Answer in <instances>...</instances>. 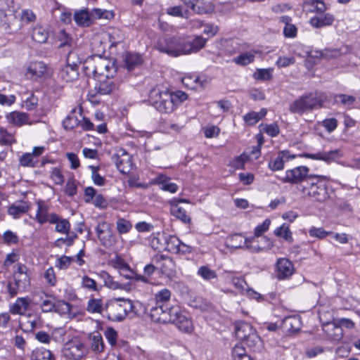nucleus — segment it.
Returning <instances> with one entry per match:
<instances>
[{"mask_svg": "<svg viewBox=\"0 0 360 360\" xmlns=\"http://www.w3.org/2000/svg\"><path fill=\"white\" fill-rule=\"evenodd\" d=\"M150 316L155 322L174 323L180 330L191 333L193 330L192 321L179 306L167 307L155 303L150 310Z\"/></svg>", "mask_w": 360, "mask_h": 360, "instance_id": "1", "label": "nucleus"}, {"mask_svg": "<svg viewBox=\"0 0 360 360\" xmlns=\"http://www.w3.org/2000/svg\"><path fill=\"white\" fill-rule=\"evenodd\" d=\"M84 74L89 77L98 78L112 77L115 68L110 60L100 55L88 57L82 64Z\"/></svg>", "mask_w": 360, "mask_h": 360, "instance_id": "2", "label": "nucleus"}, {"mask_svg": "<svg viewBox=\"0 0 360 360\" xmlns=\"http://www.w3.org/2000/svg\"><path fill=\"white\" fill-rule=\"evenodd\" d=\"M327 179L328 178L325 176L309 175L306 179L305 184L300 185L298 188L304 198L323 202L328 197L327 188L323 184V181Z\"/></svg>", "mask_w": 360, "mask_h": 360, "instance_id": "3", "label": "nucleus"}, {"mask_svg": "<svg viewBox=\"0 0 360 360\" xmlns=\"http://www.w3.org/2000/svg\"><path fill=\"white\" fill-rule=\"evenodd\" d=\"M133 304L129 299L114 298L109 300L105 304L106 316L111 321H122L128 312L132 310Z\"/></svg>", "mask_w": 360, "mask_h": 360, "instance_id": "4", "label": "nucleus"}, {"mask_svg": "<svg viewBox=\"0 0 360 360\" xmlns=\"http://www.w3.org/2000/svg\"><path fill=\"white\" fill-rule=\"evenodd\" d=\"M173 98L171 92L166 89L161 90L160 88L153 89L149 94V99L152 105L158 110L165 113H170L176 108Z\"/></svg>", "mask_w": 360, "mask_h": 360, "instance_id": "5", "label": "nucleus"}, {"mask_svg": "<svg viewBox=\"0 0 360 360\" xmlns=\"http://www.w3.org/2000/svg\"><path fill=\"white\" fill-rule=\"evenodd\" d=\"M24 75L27 79L41 82L49 78L52 75V71L43 61L32 60L25 65Z\"/></svg>", "mask_w": 360, "mask_h": 360, "instance_id": "6", "label": "nucleus"}, {"mask_svg": "<svg viewBox=\"0 0 360 360\" xmlns=\"http://www.w3.org/2000/svg\"><path fill=\"white\" fill-rule=\"evenodd\" d=\"M322 98L314 94L303 96L292 102L290 105V111L292 113L302 115L307 111L322 107Z\"/></svg>", "mask_w": 360, "mask_h": 360, "instance_id": "7", "label": "nucleus"}, {"mask_svg": "<svg viewBox=\"0 0 360 360\" xmlns=\"http://www.w3.org/2000/svg\"><path fill=\"white\" fill-rule=\"evenodd\" d=\"M156 47L162 53L173 57L184 54V39L181 38L169 37L158 41Z\"/></svg>", "mask_w": 360, "mask_h": 360, "instance_id": "8", "label": "nucleus"}, {"mask_svg": "<svg viewBox=\"0 0 360 360\" xmlns=\"http://www.w3.org/2000/svg\"><path fill=\"white\" fill-rule=\"evenodd\" d=\"M81 63V60L77 57V53L75 51H70L67 57V65H65L60 71V77L66 82H71L78 78L79 72L77 64Z\"/></svg>", "mask_w": 360, "mask_h": 360, "instance_id": "9", "label": "nucleus"}, {"mask_svg": "<svg viewBox=\"0 0 360 360\" xmlns=\"http://www.w3.org/2000/svg\"><path fill=\"white\" fill-rule=\"evenodd\" d=\"M97 236L101 244L105 248H110L116 243V236L112 233L111 225L106 221H101L96 227Z\"/></svg>", "mask_w": 360, "mask_h": 360, "instance_id": "10", "label": "nucleus"}, {"mask_svg": "<svg viewBox=\"0 0 360 360\" xmlns=\"http://www.w3.org/2000/svg\"><path fill=\"white\" fill-rule=\"evenodd\" d=\"M84 345L78 338H75L65 343L63 347L65 356L70 359H80L84 354Z\"/></svg>", "mask_w": 360, "mask_h": 360, "instance_id": "11", "label": "nucleus"}, {"mask_svg": "<svg viewBox=\"0 0 360 360\" xmlns=\"http://www.w3.org/2000/svg\"><path fill=\"white\" fill-rule=\"evenodd\" d=\"M309 168L306 166H299L292 169L285 171V176L280 177L279 179L283 183L297 184L307 179Z\"/></svg>", "mask_w": 360, "mask_h": 360, "instance_id": "12", "label": "nucleus"}, {"mask_svg": "<svg viewBox=\"0 0 360 360\" xmlns=\"http://www.w3.org/2000/svg\"><path fill=\"white\" fill-rule=\"evenodd\" d=\"M295 273L294 264L287 258H279L276 263L275 274L279 280H285Z\"/></svg>", "mask_w": 360, "mask_h": 360, "instance_id": "13", "label": "nucleus"}, {"mask_svg": "<svg viewBox=\"0 0 360 360\" xmlns=\"http://www.w3.org/2000/svg\"><path fill=\"white\" fill-rule=\"evenodd\" d=\"M117 169L122 174H127L132 167L131 158L129 153L124 150H119L112 157Z\"/></svg>", "mask_w": 360, "mask_h": 360, "instance_id": "14", "label": "nucleus"}, {"mask_svg": "<svg viewBox=\"0 0 360 360\" xmlns=\"http://www.w3.org/2000/svg\"><path fill=\"white\" fill-rule=\"evenodd\" d=\"M153 262L157 265L161 273L168 278L174 276L176 274L175 266L173 260L169 257L157 255L153 257Z\"/></svg>", "mask_w": 360, "mask_h": 360, "instance_id": "15", "label": "nucleus"}, {"mask_svg": "<svg viewBox=\"0 0 360 360\" xmlns=\"http://www.w3.org/2000/svg\"><path fill=\"white\" fill-rule=\"evenodd\" d=\"M45 151L44 146H35L32 153H25L19 158V164L24 167H35L38 164V158Z\"/></svg>", "mask_w": 360, "mask_h": 360, "instance_id": "16", "label": "nucleus"}, {"mask_svg": "<svg viewBox=\"0 0 360 360\" xmlns=\"http://www.w3.org/2000/svg\"><path fill=\"white\" fill-rule=\"evenodd\" d=\"M251 243H255V237L244 238L241 234L231 235L226 239L225 242L226 246L229 248L245 250H248V246Z\"/></svg>", "mask_w": 360, "mask_h": 360, "instance_id": "17", "label": "nucleus"}, {"mask_svg": "<svg viewBox=\"0 0 360 360\" xmlns=\"http://www.w3.org/2000/svg\"><path fill=\"white\" fill-rule=\"evenodd\" d=\"M210 82V79L205 75H187L182 78V83L191 89H204Z\"/></svg>", "mask_w": 360, "mask_h": 360, "instance_id": "18", "label": "nucleus"}, {"mask_svg": "<svg viewBox=\"0 0 360 360\" xmlns=\"http://www.w3.org/2000/svg\"><path fill=\"white\" fill-rule=\"evenodd\" d=\"M302 157L315 160H321L327 163L335 161L342 156L340 150L336 149L330 151H321L316 153H304Z\"/></svg>", "mask_w": 360, "mask_h": 360, "instance_id": "19", "label": "nucleus"}, {"mask_svg": "<svg viewBox=\"0 0 360 360\" xmlns=\"http://www.w3.org/2000/svg\"><path fill=\"white\" fill-rule=\"evenodd\" d=\"M97 80L98 83L95 86V91L98 94H110L118 89V82L110 77L98 78Z\"/></svg>", "mask_w": 360, "mask_h": 360, "instance_id": "20", "label": "nucleus"}, {"mask_svg": "<svg viewBox=\"0 0 360 360\" xmlns=\"http://www.w3.org/2000/svg\"><path fill=\"white\" fill-rule=\"evenodd\" d=\"M187 7L198 14L209 13L213 11L214 6L210 1L205 0H181Z\"/></svg>", "mask_w": 360, "mask_h": 360, "instance_id": "21", "label": "nucleus"}, {"mask_svg": "<svg viewBox=\"0 0 360 360\" xmlns=\"http://www.w3.org/2000/svg\"><path fill=\"white\" fill-rule=\"evenodd\" d=\"M335 21V17L330 13H321L309 19V25L314 28L319 29L330 26Z\"/></svg>", "mask_w": 360, "mask_h": 360, "instance_id": "22", "label": "nucleus"}, {"mask_svg": "<svg viewBox=\"0 0 360 360\" xmlns=\"http://www.w3.org/2000/svg\"><path fill=\"white\" fill-rule=\"evenodd\" d=\"M56 215V213H50L49 206L42 201L37 202V210L34 219L40 224L46 222L51 223L52 219Z\"/></svg>", "mask_w": 360, "mask_h": 360, "instance_id": "23", "label": "nucleus"}, {"mask_svg": "<svg viewBox=\"0 0 360 360\" xmlns=\"http://www.w3.org/2000/svg\"><path fill=\"white\" fill-rule=\"evenodd\" d=\"M6 119L8 123L16 127H21L24 124L31 125L33 124L30 119L29 115L22 112L13 111L6 115Z\"/></svg>", "mask_w": 360, "mask_h": 360, "instance_id": "24", "label": "nucleus"}, {"mask_svg": "<svg viewBox=\"0 0 360 360\" xmlns=\"http://www.w3.org/2000/svg\"><path fill=\"white\" fill-rule=\"evenodd\" d=\"M349 52L350 48L348 46H342L340 48H326L320 51V56L326 59H332L339 58Z\"/></svg>", "mask_w": 360, "mask_h": 360, "instance_id": "25", "label": "nucleus"}, {"mask_svg": "<svg viewBox=\"0 0 360 360\" xmlns=\"http://www.w3.org/2000/svg\"><path fill=\"white\" fill-rule=\"evenodd\" d=\"M206 41L207 40L201 36H197L191 41H186L184 39V50L186 51L184 52V54H189L198 51L205 46Z\"/></svg>", "mask_w": 360, "mask_h": 360, "instance_id": "26", "label": "nucleus"}, {"mask_svg": "<svg viewBox=\"0 0 360 360\" xmlns=\"http://www.w3.org/2000/svg\"><path fill=\"white\" fill-rule=\"evenodd\" d=\"M31 300L26 297H18L15 302L10 306L9 311L13 314H24L28 309Z\"/></svg>", "mask_w": 360, "mask_h": 360, "instance_id": "27", "label": "nucleus"}, {"mask_svg": "<svg viewBox=\"0 0 360 360\" xmlns=\"http://www.w3.org/2000/svg\"><path fill=\"white\" fill-rule=\"evenodd\" d=\"M294 158L295 156L289 155L287 151H281L278 154L275 159L269 161V167L272 171L281 170L284 167L285 162L288 161L290 159Z\"/></svg>", "mask_w": 360, "mask_h": 360, "instance_id": "28", "label": "nucleus"}, {"mask_svg": "<svg viewBox=\"0 0 360 360\" xmlns=\"http://www.w3.org/2000/svg\"><path fill=\"white\" fill-rule=\"evenodd\" d=\"M91 349L96 354L103 352L105 345L102 335L98 332H94L89 336Z\"/></svg>", "mask_w": 360, "mask_h": 360, "instance_id": "29", "label": "nucleus"}, {"mask_svg": "<svg viewBox=\"0 0 360 360\" xmlns=\"http://www.w3.org/2000/svg\"><path fill=\"white\" fill-rule=\"evenodd\" d=\"M301 322L297 316L285 317L282 321V328L288 333H295L300 330Z\"/></svg>", "mask_w": 360, "mask_h": 360, "instance_id": "30", "label": "nucleus"}, {"mask_svg": "<svg viewBox=\"0 0 360 360\" xmlns=\"http://www.w3.org/2000/svg\"><path fill=\"white\" fill-rule=\"evenodd\" d=\"M49 36L47 27L41 25H36L32 30L31 37L38 43H46Z\"/></svg>", "mask_w": 360, "mask_h": 360, "instance_id": "31", "label": "nucleus"}, {"mask_svg": "<svg viewBox=\"0 0 360 360\" xmlns=\"http://www.w3.org/2000/svg\"><path fill=\"white\" fill-rule=\"evenodd\" d=\"M29 210V205L27 202L18 201L11 205L8 210V214L14 219L20 218L22 214Z\"/></svg>", "mask_w": 360, "mask_h": 360, "instance_id": "32", "label": "nucleus"}, {"mask_svg": "<svg viewBox=\"0 0 360 360\" xmlns=\"http://www.w3.org/2000/svg\"><path fill=\"white\" fill-rule=\"evenodd\" d=\"M167 234L164 233H153L150 237V245L153 249L158 252L165 250Z\"/></svg>", "mask_w": 360, "mask_h": 360, "instance_id": "33", "label": "nucleus"}, {"mask_svg": "<svg viewBox=\"0 0 360 360\" xmlns=\"http://www.w3.org/2000/svg\"><path fill=\"white\" fill-rule=\"evenodd\" d=\"M261 242L260 245L256 244V243H251V245L248 246V250L252 253H259L270 250L274 246L273 241L267 237H263L261 239Z\"/></svg>", "mask_w": 360, "mask_h": 360, "instance_id": "34", "label": "nucleus"}, {"mask_svg": "<svg viewBox=\"0 0 360 360\" xmlns=\"http://www.w3.org/2000/svg\"><path fill=\"white\" fill-rule=\"evenodd\" d=\"M255 331V330L253 327L246 322L238 323L236 326V335L242 341H244L249 338V336Z\"/></svg>", "mask_w": 360, "mask_h": 360, "instance_id": "35", "label": "nucleus"}, {"mask_svg": "<svg viewBox=\"0 0 360 360\" xmlns=\"http://www.w3.org/2000/svg\"><path fill=\"white\" fill-rule=\"evenodd\" d=\"M176 202V200L169 201L171 214L185 223L189 222L190 217L186 214V211L180 207Z\"/></svg>", "mask_w": 360, "mask_h": 360, "instance_id": "36", "label": "nucleus"}, {"mask_svg": "<svg viewBox=\"0 0 360 360\" xmlns=\"http://www.w3.org/2000/svg\"><path fill=\"white\" fill-rule=\"evenodd\" d=\"M86 309L90 314H102L103 311H105L103 299L90 297L87 302Z\"/></svg>", "mask_w": 360, "mask_h": 360, "instance_id": "37", "label": "nucleus"}, {"mask_svg": "<svg viewBox=\"0 0 360 360\" xmlns=\"http://www.w3.org/2000/svg\"><path fill=\"white\" fill-rule=\"evenodd\" d=\"M51 224L56 225L55 230L56 232L61 234H69L71 226L68 220L61 218L56 214L54 218L52 219Z\"/></svg>", "mask_w": 360, "mask_h": 360, "instance_id": "38", "label": "nucleus"}, {"mask_svg": "<svg viewBox=\"0 0 360 360\" xmlns=\"http://www.w3.org/2000/svg\"><path fill=\"white\" fill-rule=\"evenodd\" d=\"M267 110L262 108L259 112L251 111L244 115L243 120L248 125H254L266 116Z\"/></svg>", "mask_w": 360, "mask_h": 360, "instance_id": "39", "label": "nucleus"}, {"mask_svg": "<svg viewBox=\"0 0 360 360\" xmlns=\"http://www.w3.org/2000/svg\"><path fill=\"white\" fill-rule=\"evenodd\" d=\"M31 360H56V359L50 350L41 347L32 351Z\"/></svg>", "mask_w": 360, "mask_h": 360, "instance_id": "40", "label": "nucleus"}, {"mask_svg": "<svg viewBox=\"0 0 360 360\" xmlns=\"http://www.w3.org/2000/svg\"><path fill=\"white\" fill-rule=\"evenodd\" d=\"M275 236L282 238L285 241L291 243L293 241L292 233L290 229V226L285 223L274 231Z\"/></svg>", "mask_w": 360, "mask_h": 360, "instance_id": "41", "label": "nucleus"}, {"mask_svg": "<svg viewBox=\"0 0 360 360\" xmlns=\"http://www.w3.org/2000/svg\"><path fill=\"white\" fill-rule=\"evenodd\" d=\"M304 6L309 8V11L316 14L323 13L326 10V4L321 0H306Z\"/></svg>", "mask_w": 360, "mask_h": 360, "instance_id": "42", "label": "nucleus"}, {"mask_svg": "<svg viewBox=\"0 0 360 360\" xmlns=\"http://www.w3.org/2000/svg\"><path fill=\"white\" fill-rule=\"evenodd\" d=\"M326 327V331L331 340L338 341L342 339L343 331L341 326H337L335 323H328Z\"/></svg>", "mask_w": 360, "mask_h": 360, "instance_id": "43", "label": "nucleus"}, {"mask_svg": "<svg viewBox=\"0 0 360 360\" xmlns=\"http://www.w3.org/2000/svg\"><path fill=\"white\" fill-rule=\"evenodd\" d=\"M142 61L141 56L137 53H127L124 58L125 66L129 70L140 65Z\"/></svg>", "mask_w": 360, "mask_h": 360, "instance_id": "44", "label": "nucleus"}, {"mask_svg": "<svg viewBox=\"0 0 360 360\" xmlns=\"http://www.w3.org/2000/svg\"><path fill=\"white\" fill-rule=\"evenodd\" d=\"M166 239L165 250L174 254H179V248H178L181 241L179 238L175 236L167 235Z\"/></svg>", "mask_w": 360, "mask_h": 360, "instance_id": "45", "label": "nucleus"}, {"mask_svg": "<svg viewBox=\"0 0 360 360\" xmlns=\"http://www.w3.org/2000/svg\"><path fill=\"white\" fill-rule=\"evenodd\" d=\"M91 17L86 10H82L75 13L74 19L78 25L87 27L91 23Z\"/></svg>", "mask_w": 360, "mask_h": 360, "instance_id": "46", "label": "nucleus"}, {"mask_svg": "<svg viewBox=\"0 0 360 360\" xmlns=\"http://www.w3.org/2000/svg\"><path fill=\"white\" fill-rule=\"evenodd\" d=\"M356 97L347 94H338L335 96V102L345 108H350L355 103Z\"/></svg>", "mask_w": 360, "mask_h": 360, "instance_id": "47", "label": "nucleus"}, {"mask_svg": "<svg viewBox=\"0 0 360 360\" xmlns=\"http://www.w3.org/2000/svg\"><path fill=\"white\" fill-rule=\"evenodd\" d=\"M15 142L16 140L14 134L8 131L6 128L0 127V145L11 146Z\"/></svg>", "mask_w": 360, "mask_h": 360, "instance_id": "48", "label": "nucleus"}, {"mask_svg": "<svg viewBox=\"0 0 360 360\" xmlns=\"http://www.w3.org/2000/svg\"><path fill=\"white\" fill-rule=\"evenodd\" d=\"M197 274L205 281H210L216 278L217 276L215 271L211 269L207 266H201L199 267Z\"/></svg>", "mask_w": 360, "mask_h": 360, "instance_id": "49", "label": "nucleus"}, {"mask_svg": "<svg viewBox=\"0 0 360 360\" xmlns=\"http://www.w3.org/2000/svg\"><path fill=\"white\" fill-rule=\"evenodd\" d=\"M255 54L252 52H246L233 58V62L238 65H246L254 61Z\"/></svg>", "mask_w": 360, "mask_h": 360, "instance_id": "50", "label": "nucleus"}, {"mask_svg": "<svg viewBox=\"0 0 360 360\" xmlns=\"http://www.w3.org/2000/svg\"><path fill=\"white\" fill-rule=\"evenodd\" d=\"M244 342H245L248 347L253 350L259 349L262 346V340L256 331L253 332Z\"/></svg>", "mask_w": 360, "mask_h": 360, "instance_id": "51", "label": "nucleus"}, {"mask_svg": "<svg viewBox=\"0 0 360 360\" xmlns=\"http://www.w3.org/2000/svg\"><path fill=\"white\" fill-rule=\"evenodd\" d=\"M261 132H264L271 137L276 136L279 133V127L277 124H261L259 126Z\"/></svg>", "mask_w": 360, "mask_h": 360, "instance_id": "52", "label": "nucleus"}, {"mask_svg": "<svg viewBox=\"0 0 360 360\" xmlns=\"http://www.w3.org/2000/svg\"><path fill=\"white\" fill-rule=\"evenodd\" d=\"M72 305L65 301H57L55 307V311L61 315H71Z\"/></svg>", "mask_w": 360, "mask_h": 360, "instance_id": "53", "label": "nucleus"}, {"mask_svg": "<svg viewBox=\"0 0 360 360\" xmlns=\"http://www.w3.org/2000/svg\"><path fill=\"white\" fill-rule=\"evenodd\" d=\"M15 285H18L20 290L23 292L26 290L27 288L30 285V278L28 275H14Z\"/></svg>", "mask_w": 360, "mask_h": 360, "instance_id": "54", "label": "nucleus"}, {"mask_svg": "<svg viewBox=\"0 0 360 360\" xmlns=\"http://www.w3.org/2000/svg\"><path fill=\"white\" fill-rule=\"evenodd\" d=\"M271 224V220L269 219H266L262 224L257 225L254 231L255 237V243L257 241L256 240L257 238L261 236L264 233L267 231L269 229Z\"/></svg>", "mask_w": 360, "mask_h": 360, "instance_id": "55", "label": "nucleus"}, {"mask_svg": "<svg viewBox=\"0 0 360 360\" xmlns=\"http://www.w3.org/2000/svg\"><path fill=\"white\" fill-rule=\"evenodd\" d=\"M56 302L52 297L46 296L41 304V310L44 312H51L55 310Z\"/></svg>", "mask_w": 360, "mask_h": 360, "instance_id": "56", "label": "nucleus"}, {"mask_svg": "<svg viewBox=\"0 0 360 360\" xmlns=\"http://www.w3.org/2000/svg\"><path fill=\"white\" fill-rule=\"evenodd\" d=\"M81 286L89 291H98L97 283L93 278L84 276L82 278Z\"/></svg>", "mask_w": 360, "mask_h": 360, "instance_id": "57", "label": "nucleus"}, {"mask_svg": "<svg viewBox=\"0 0 360 360\" xmlns=\"http://www.w3.org/2000/svg\"><path fill=\"white\" fill-rule=\"evenodd\" d=\"M273 69H258L254 73L253 77L258 80H269L272 77Z\"/></svg>", "mask_w": 360, "mask_h": 360, "instance_id": "58", "label": "nucleus"}, {"mask_svg": "<svg viewBox=\"0 0 360 360\" xmlns=\"http://www.w3.org/2000/svg\"><path fill=\"white\" fill-rule=\"evenodd\" d=\"M132 227L129 221L124 219H119L116 222V228L119 233L124 234L128 233Z\"/></svg>", "mask_w": 360, "mask_h": 360, "instance_id": "59", "label": "nucleus"}, {"mask_svg": "<svg viewBox=\"0 0 360 360\" xmlns=\"http://www.w3.org/2000/svg\"><path fill=\"white\" fill-rule=\"evenodd\" d=\"M50 178L57 185H62L65 181V177L62 171L58 167H54L51 169Z\"/></svg>", "mask_w": 360, "mask_h": 360, "instance_id": "60", "label": "nucleus"}, {"mask_svg": "<svg viewBox=\"0 0 360 360\" xmlns=\"http://www.w3.org/2000/svg\"><path fill=\"white\" fill-rule=\"evenodd\" d=\"M170 297L171 292L167 288L160 290L155 295L156 304H162V303L169 301Z\"/></svg>", "mask_w": 360, "mask_h": 360, "instance_id": "61", "label": "nucleus"}, {"mask_svg": "<svg viewBox=\"0 0 360 360\" xmlns=\"http://www.w3.org/2000/svg\"><path fill=\"white\" fill-rule=\"evenodd\" d=\"M321 124L326 129L328 133H332L337 129L338 122L336 118L330 117L324 119L321 122Z\"/></svg>", "mask_w": 360, "mask_h": 360, "instance_id": "62", "label": "nucleus"}, {"mask_svg": "<svg viewBox=\"0 0 360 360\" xmlns=\"http://www.w3.org/2000/svg\"><path fill=\"white\" fill-rule=\"evenodd\" d=\"M91 16L98 19H111L113 18L114 15L113 13L110 11L94 8L91 11Z\"/></svg>", "mask_w": 360, "mask_h": 360, "instance_id": "63", "label": "nucleus"}, {"mask_svg": "<svg viewBox=\"0 0 360 360\" xmlns=\"http://www.w3.org/2000/svg\"><path fill=\"white\" fill-rule=\"evenodd\" d=\"M3 239L4 243L7 245H14L19 242L18 235L10 230H7L4 233Z\"/></svg>", "mask_w": 360, "mask_h": 360, "instance_id": "64", "label": "nucleus"}]
</instances>
